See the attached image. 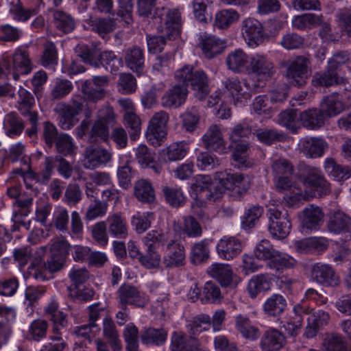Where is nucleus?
<instances>
[{"label": "nucleus", "instance_id": "27", "mask_svg": "<svg viewBox=\"0 0 351 351\" xmlns=\"http://www.w3.org/2000/svg\"><path fill=\"white\" fill-rule=\"evenodd\" d=\"M285 343L284 335L275 328H269L263 334L260 346L263 351H278Z\"/></svg>", "mask_w": 351, "mask_h": 351}, {"label": "nucleus", "instance_id": "51", "mask_svg": "<svg viewBox=\"0 0 351 351\" xmlns=\"http://www.w3.org/2000/svg\"><path fill=\"white\" fill-rule=\"evenodd\" d=\"M48 328L49 324L45 319H35L29 326L27 336L31 340L40 341L47 337Z\"/></svg>", "mask_w": 351, "mask_h": 351}, {"label": "nucleus", "instance_id": "6", "mask_svg": "<svg viewBox=\"0 0 351 351\" xmlns=\"http://www.w3.org/2000/svg\"><path fill=\"white\" fill-rule=\"evenodd\" d=\"M169 120V114L164 110L155 112L149 119L145 137L154 147L161 145L166 138L167 125Z\"/></svg>", "mask_w": 351, "mask_h": 351}, {"label": "nucleus", "instance_id": "53", "mask_svg": "<svg viewBox=\"0 0 351 351\" xmlns=\"http://www.w3.org/2000/svg\"><path fill=\"white\" fill-rule=\"evenodd\" d=\"M45 313L54 324H59L61 327H64L66 325V315L60 311L59 304L54 297L51 298L50 301L45 306Z\"/></svg>", "mask_w": 351, "mask_h": 351}, {"label": "nucleus", "instance_id": "40", "mask_svg": "<svg viewBox=\"0 0 351 351\" xmlns=\"http://www.w3.org/2000/svg\"><path fill=\"white\" fill-rule=\"evenodd\" d=\"M345 109L343 103L335 95L326 96L321 103L320 110L324 117H333Z\"/></svg>", "mask_w": 351, "mask_h": 351}, {"label": "nucleus", "instance_id": "14", "mask_svg": "<svg viewBox=\"0 0 351 351\" xmlns=\"http://www.w3.org/2000/svg\"><path fill=\"white\" fill-rule=\"evenodd\" d=\"M242 34L248 46L257 47L263 40L264 29L260 21L254 18L245 19L242 22Z\"/></svg>", "mask_w": 351, "mask_h": 351}, {"label": "nucleus", "instance_id": "29", "mask_svg": "<svg viewBox=\"0 0 351 351\" xmlns=\"http://www.w3.org/2000/svg\"><path fill=\"white\" fill-rule=\"evenodd\" d=\"M193 187L197 193H203L202 197L207 200L215 201L219 197V192L213 191L215 187L211 177L208 175H197Z\"/></svg>", "mask_w": 351, "mask_h": 351}, {"label": "nucleus", "instance_id": "55", "mask_svg": "<svg viewBox=\"0 0 351 351\" xmlns=\"http://www.w3.org/2000/svg\"><path fill=\"white\" fill-rule=\"evenodd\" d=\"M154 219L152 212L136 213L131 219V224L138 234H142L150 228Z\"/></svg>", "mask_w": 351, "mask_h": 351}, {"label": "nucleus", "instance_id": "1", "mask_svg": "<svg viewBox=\"0 0 351 351\" xmlns=\"http://www.w3.org/2000/svg\"><path fill=\"white\" fill-rule=\"evenodd\" d=\"M279 204V200L271 199L267 205V215L269 220L268 230L272 237L283 239L291 232V221L287 210L280 206Z\"/></svg>", "mask_w": 351, "mask_h": 351}, {"label": "nucleus", "instance_id": "4", "mask_svg": "<svg viewBox=\"0 0 351 351\" xmlns=\"http://www.w3.org/2000/svg\"><path fill=\"white\" fill-rule=\"evenodd\" d=\"M225 93L234 104H244L256 92L258 84L245 78L241 82L237 77H230L223 82Z\"/></svg>", "mask_w": 351, "mask_h": 351}, {"label": "nucleus", "instance_id": "38", "mask_svg": "<svg viewBox=\"0 0 351 351\" xmlns=\"http://www.w3.org/2000/svg\"><path fill=\"white\" fill-rule=\"evenodd\" d=\"M134 195L141 202L152 203L155 199V191L152 183L145 179L136 182L134 184Z\"/></svg>", "mask_w": 351, "mask_h": 351}, {"label": "nucleus", "instance_id": "39", "mask_svg": "<svg viewBox=\"0 0 351 351\" xmlns=\"http://www.w3.org/2000/svg\"><path fill=\"white\" fill-rule=\"evenodd\" d=\"M189 147L186 142L178 141L174 142L165 147L163 150V154L169 162H175L182 160L188 154Z\"/></svg>", "mask_w": 351, "mask_h": 351}, {"label": "nucleus", "instance_id": "2", "mask_svg": "<svg viewBox=\"0 0 351 351\" xmlns=\"http://www.w3.org/2000/svg\"><path fill=\"white\" fill-rule=\"evenodd\" d=\"M175 80L181 86L191 85L195 97L199 100H204L209 93L208 78L202 70H194L190 65H184L175 73Z\"/></svg>", "mask_w": 351, "mask_h": 351}, {"label": "nucleus", "instance_id": "37", "mask_svg": "<svg viewBox=\"0 0 351 351\" xmlns=\"http://www.w3.org/2000/svg\"><path fill=\"white\" fill-rule=\"evenodd\" d=\"M210 327V317L204 313L196 315L186 326L190 338H195L201 332L208 330Z\"/></svg>", "mask_w": 351, "mask_h": 351}, {"label": "nucleus", "instance_id": "16", "mask_svg": "<svg viewBox=\"0 0 351 351\" xmlns=\"http://www.w3.org/2000/svg\"><path fill=\"white\" fill-rule=\"evenodd\" d=\"M216 250L221 259L230 261L241 253L243 245L241 241L235 237L223 236L219 240Z\"/></svg>", "mask_w": 351, "mask_h": 351}, {"label": "nucleus", "instance_id": "35", "mask_svg": "<svg viewBox=\"0 0 351 351\" xmlns=\"http://www.w3.org/2000/svg\"><path fill=\"white\" fill-rule=\"evenodd\" d=\"M287 307L285 297L278 293H274L269 297L263 304V310L269 316L276 317L281 315Z\"/></svg>", "mask_w": 351, "mask_h": 351}, {"label": "nucleus", "instance_id": "58", "mask_svg": "<svg viewBox=\"0 0 351 351\" xmlns=\"http://www.w3.org/2000/svg\"><path fill=\"white\" fill-rule=\"evenodd\" d=\"M123 338L126 343V351H138L139 332L134 323H129L123 331Z\"/></svg>", "mask_w": 351, "mask_h": 351}, {"label": "nucleus", "instance_id": "32", "mask_svg": "<svg viewBox=\"0 0 351 351\" xmlns=\"http://www.w3.org/2000/svg\"><path fill=\"white\" fill-rule=\"evenodd\" d=\"M39 12L38 7L25 8L20 0L12 2L10 5L9 14L12 19L19 23H25Z\"/></svg>", "mask_w": 351, "mask_h": 351}, {"label": "nucleus", "instance_id": "60", "mask_svg": "<svg viewBox=\"0 0 351 351\" xmlns=\"http://www.w3.org/2000/svg\"><path fill=\"white\" fill-rule=\"evenodd\" d=\"M167 337V332L164 329L149 328L143 332L141 339L142 342L145 344L159 345L166 341Z\"/></svg>", "mask_w": 351, "mask_h": 351}, {"label": "nucleus", "instance_id": "25", "mask_svg": "<svg viewBox=\"0 0 351 351\" xmlns=\"http://www.w3.org/2000/svg\"><path fill=\"white\" fill-rule=\"evenodd\" d=\"M202 143L206 148L214 151L223 150L225 148L226 141L221 128L213 124L208 127L205 134L202 137Z\"/></svg>", "mask_w": 351, "mask_h": 351}, {"label": "nucleus", "instance_id": "34", "mask_svg": "<svg viewBox=\"0 0 351 351\" xmlns=\"http://www.w3.org/2000/svg\"><path fill=\"white\" fill-rule=\"evenodd\" d=\"M328 229L335 234L350 232L351 227V218L343 212H335L328 222Z\"/></svg>", "mask_w": 351, "mask_h": 351}, {"label": "nucleus", "instance_id": "45", "mask_svg": "<svg viewBox=\"0 0 351 351\" xmlns=\"http://www.w3.org/2000/svg\"><path fill=\"white\" fill-rule=\"evenodd\" d=\"M208 239H203L197 241L191 247V261L193 264L203 263L209 257Z\"/></svg>", "mask_w": 351, "mask_h": 351}, {"label": "nucleus", "instance_id": "46", "mask_svg": "<svg viewBox=\"0 0 351 351\" xmlns=\"http://www.w3.org/2000/svg\"><path fill=\"white\" fill-rule=\"evenodd\" d=\"M3 127L8 136L14 137L21 134L24 124L16 112H10L5 117Z\"/></svg>", "mask_w": 351, "mask_h": 351}, {"label": "nucleus", "instance_id": "26", "mask_svg": "<svg viewBox=\"0 0 351 351\" xmlns=\"http://www.w3.org/2000/svg\"><path fill=\"white\" fill-rule=\"evenodd\" d=\"M208 274L225 287H230L233 282V271L229 264L215 263L207 270Z\"/></svg>", "mask_w": 351, "mask_h": 351}, {"label": "nucleus", "instance_id": "13", "mask_svg": "<svg viewBox=\"0 0 351 351\" xmlns=\"http://www.w3.org/2000/svg\"><path fill=\"white\" fill-rule=\"evenodd\" d=\"M311 275L313 280L324 286L336 287L340 282L339 276L329 264L315 263L311 268Z\"/></svg>", "mask_w": 351, "mask_h": 351}, {"label": "nucleus", "instance_id": "5", "mask_svg": "<svg viewBox=\"0 0 351 351\" xmlns=\"http://www.w3.org/2000/svg\"><path fill=\"white\" fill-rule=\"evenodd\" d=\"M247 74L254 75L258 88L261 84L271 80L276 73L274 62L267 55L262 53L251 54Z\"/></svg>", "mask_w": 351, "mask_h": 351}, {"label": "nucleus", "instance_id": "15", "mask_svg": "<svg viewBox=\"0 0 351 351\" xmlns=\"http://www.w3.org/2000/svg\"><path fill=\"white\" fill-rule=\"evenodd\" d=\"M189 90L186 86L174 84L161 97V106L165 108L177 109L186 102Z\"/></svg>", "mask_w": 351, "mask_h": 351}, {"label": "nucleus", "instance_id": "18", "mask_svg": "<svg viewBox=\"0 0 351 351\" xmlns=\"http://www.w3.org/2000/svg\"><path fill=\"white\" fill-rule=\"evenodd\" d=\"M84 156V167L95 169L110 162L112 158V154L104 148L89 146L86 148Z\"/></svg>", "mask_w": 351, "mask_h": 351}, {"label": "nucleus", "instance_id": "59", "mask_svg": "<svg viewBox=\"0 0 351 351\" xmlns=\"http://www.w3.org/2000/svg\"><path fill=\"white\" fill-rule=\"evenodd\" d=\"M123 123L128 129L130 140L136 141L138 139L141 132V120L136 113L124 114Z\"/></svg>", "mask_w": 351, "mask_h": 351}, {"label": "nucleus", "instance_id": "36", "mask_svg": "<svg viewBox=\"0 0 351 351\" xmlns=\"http://www.w3.org/2000/svg\"><path fill=\"white\" fill-rule=\"evenodd\" d=\"M293 312L296 317L294 319H290L286 322H282V327L285 331L291 336H296L298 334L300 328L302 326V315L308 314L310 313L309 306L301 304H296L293 307Z\"/></svg>", "mask_w": 351, "mask_h": 351}, {"label": "nucleus", "instance_id": "22", "mask_svg": "<svg viewBox=\"0 0 351 351\" xmlns=\"http://www.w3.org/2000/svg\"><path fill=\"white\" fill-rule=\"evenodd\" d=\"M250 56L251 54L241 49L231 51L227 55L225 61L228 69L234 73H247Z\"/></svg>", "mask_w": 351, "mask_h": 351}, {"label": "nucleus", "instance_id": "48", "mask_svg": "<svg viewBox=\"0 0 351 351\" xmlns=\"http://www.w3.org/2000/svg\"><path fill=\"white\" fill-rule=\"evenodd\" d=\"M239 14L232 9H223L215 14V25L219 29H226L239 19Z\"/></svg>", "mask_w": 351, "mask_h": 351}, {"label": "nucleus", "instance_id": "33", "mask_svg": "<svg viewBox=\"0 0 351 351\" xmlns=\"http://www.w3.org/2000/svg\"><path fill=\"white\" fill-rule=\"evenodd\" d=\"M311 83L314 86L328 87L335 84H346V80L343 77H339L336 72L328 67L324 73H315Z\"/></svg>", "mask_w": 351, "mask_h": 351}, {"label": "nucleus", "instance_id": "31", "mask_svg": "<svg viewBox=\"0 0 351 351\" xmlns=\"http://www.w3.org/2000/svg\"><path fill=\"white\" fill-rule=\"evenodd\" d=\"M35 106V99L32 93L20 86L18 90V99L16 101V108L23 117L31 116L33 113H38L34 110Z\"/></svg>", "mask_w": 351, "mask_h": 351}, {"label": "nucleus", "instance_id": "17", "mask_svg": "<svg viewBox=\"0 0 351 351\" xmlns=\"http://www.w3.org/2000/svg\"><path fill=\"white\" fill-rule=\"evenodd\" d=\"M328 147V143L323 138L316 137L303 138L298 143L300 152L310 158L322 156Z\"/></svg>", "mask_w": 351, "mask_h": 351}, {"label": "nucleus", "instance_id": "41", "mask_svg": "<svg viewBox=\"0 0 351 351\" xmlns=\"http://www.w3.org/2000/svg\"><path fill=\"white\" fill-rule=\"evenodd\" d=\"M180 119L182 128L187 132H194L198 128L200 121L198 108L196 106L188 108L181 114Z\"/></svg>", "mask_w": 351, "mask_h": 351}, {"label": "nucleus", "instance_id": "21", "mask_svg": "<svg viewBox=\"0 0 351 351\" xmlns=\"http://www.w3.org/2000/svg\"><path fill=\"white\" fill-rule=\"evenodd\" d=\"M199 46L203 55L208 59H212L224 51L226 43L214 35L203 33L200 35Z\"/></svg>", "mask_w": 351, "mask_h": 351}, {"label": "nucleus", "instance_id": "12", "mask_svg": "<svg viewBox=\"0 0 351 351\" xmlns=\"http://www.w3.org/2000/svg\"><path fill=\"white\" fill-rule=\"evenodd\" d=\"M33 64L29 52L21 47L15 49L12 56L10 72L14 80H18L21 75L31 73Z\"/></svg>", "mask_w": 351, "mask_h": 351}, {"label": "nucleus", "instance_id": "62", "mask_svg": "<svg viewBox=\"0 0 351 351\" xmlns=\"http://www.w3.org/2000/svg\"><path fill=\"white\" fill-rule=\"evenodd\" d=\"M295 263V260L288 254L280 253L276 251L271 260L268 262V265L271 269L280 270L283 268L293 267Z\"/></svg>", "mask_w": 351, "mask_h": 351}, {"label": "nucleus", "instance_id": "54", "mask_svg": "<svg viewBox=\"0 0 351 351\" xmlns=\"http://www.w3.org/2000/svg\"><path fill=\"white\" fill-rule=\"evenodd\" d=\"M162 193L166 202L172 207H181L185 204L186 197L181 188L165 186Z\"/></svg>", "mask_w": 351, "mask_h": 351}, {"label": "nucleus", "instance_id": "24", "mask_svg": "<svg viewBox=\"0 0 351 351\" xmlns=\"http://www.w3.org/2000/svg\"><path fill=\"white\" fill-rule=\"evenodd\" d=\"M305 182L313 190L311 197H322L330 193V184L317 169L312 171L305 178Z\"/></svg>", "mask_w": 351, "mask_h": 351}, {"label": "nucleus", "instance_id": "20", "mask_svg": "<svg viewBox=\"0 0 351 351\" xmlns=\"http://www.w3.org/2000/svg\"><path fill=\"white\" fill-rule=\"evenodd\" d=\"M173 228L177 234L189 238H199L203 234L200 223L191 215L184 216L181 221H174Z\"/></svg>", "mask_w": 351, "mask_h": 351}, {"label": "nucleus", "instance_id": "56", "mask_svg": "<svg viewBox=\"0 0 351 351\" xmlns=\"http://www.w3.org/2000/svg\"><path fill=\"white\" fill-rule=\"evenodd\" d=\"M236 326L243 337L246 339L254 340L260 335L258 328L253 326L250 319L245 316L239 315L236 317Z\"/></svg>", "mask_w": 351, "mask_h": 351}, {"label": "nucleus", "instance_id": "28", "mask_svg": "<svg viewBox=\"0 0 351 351\" xmlns=\"http://www.w3.org/2000/svg\"><path fill=\"white\" fill-rule=\"evenodd\" d=\"M108 233L117 239H125L128 236L127 221L121 213H114L108 217L106 221Z\"/></svg>", "mask_w": 351, "mask_h": 351}, {"label": "nucleus", "instance_id": "10", "mask_svg": "<svg viewBox=\"0 0 351 351\" xmlns=\"http://www.w3.org/2000/svg\"><path fill=\"white\" fill-rule=\"evenodd\" d=\"M108 83L107 76H94L82 84V90L88 101L97 102L105 97Z\"/></svg>", "mask_w": 351, "mask_h": 351}, {"label": "nucleus", "instance_id": "43", "mask_svg": "<svg viewBox=\"0 0 351 351\" xmlns=\"http://www.w3.org/2000/svg\"><path fill=\"white\" fill-rule=\"evenodd\" d=\"M324 169L330 176L339 182L346 180L351 176V169L348 167L337 165L332 158L326 159Z\"/></svg>", "mask_w": 351, "mask_h": 351}, {"label": "nucleus", "instance_id": "23", "mask_svg": "<svg viewBox=\"0 0 351 351\" xmlns=\"http://www.w3.org/2000/svg\"><path fill=\"white\" fill-rule=\"evenodd\" d=\"M272 277L268 274H260L252 276L247 285V291L249 296L254 299L259 294L271 289Z\"/></svg>", "mask_w": 351, "mask_h": 351}, {"label": "nucleus", "instance_id": "11", "mask_svg": "<svg viewBox=\"0 0 351 351\" xmlns=\"http://www.w3.org/2000/svg\"><path fill=\"white\" fill-rule=\"evenodd\" d=\"M118 306H127L134 305L138 307H143L147 300L138 289L130 284H123L117 292Z\"/></svg>", "mask_w": 351, "mask_h": 351}, {"label": "nucleus", "instance_id": "3", "mask_svg": "<svg viewBox=\"0 0 351 351\" xmlns=\"http://www.w3.org/2000/svg\"><path fill=\"white\" fill-rule=\"evenodd\" d=\"M154 20L158 23V31L169 40L178 36L182 23L181 13L178 9L162 8L157 10Z\"/></svg>", "mask_w": 351, "mask_h": 351}, {"label": "nucleus", "instance_id": "64", "mask_svg": "<svg viewBox=\"0 0 351 351\" xmlns=\"http://www.w3.org/2000/svg\"><path fill=\"white\" fill-rule=\"evenodd\" d=\"M93 239L99 245L104 247L108 243V228L106 221H101L91 228Z\"/></svg>", "mask_w": 351, "mask_h": 351}, {"label": "nucleus", "instance_id": "49", "mask_svg": "<svg viewBox=\"0 0 351 351\" xmlns=\"http://www.w3.org/2000/svg\"><path fill=\"white\" fill-rule=\"evenodd\" d=\"M53 16L55 27L61 32L68 34L75 29V21L69 14L56 10L53 12Z\"/></svg>", "mask_w": 351, "mask_h": 351}, {"label": "nucleus", "instance_id": "42", "mask_svg": "<svg viewBox=\"0 0 351 351\" xmlns=\"http://www.w3.org/2000/svg\"><path fill=\"white\" fill-rule=\"evenodd\" d=\"M58 124L63 130H70L77 122V112L73 110L70 105L61 104L58 107Z\"/></svg>", "mask_w": 351, "mask_h": 351}, {"label": "nucleus", "instance_id": "7", "mask_svg": "<svg viewBox=\"0 0 351 351\" xmlns=\"http://www.w3.org/2000/svg\"><path fill=\"white\" fill-rule=\"evenodd\" d=\"M309 64V59L303 56L288 61L286 77L293 86L302 87L306 84Z\"/></svg>", "mask_w": 351, "mask_h": 351}, {"label": "nucleus", "instance_id": "61", "mask_svg": "<svg viewBox=\"0 0 351 351\" xmlns=\"http://www.w3.org/2000/svg\"><path fill=\"white\" fill-rule=\"evenodd\" d=\"M56 147L57 152L64 156L75 155L77 149L73 138L66 134L59 135Z\"/></svg>", "mask_w": 351, "mask_h": 351}, {"label": "nucleus", "instance_id": "57", "mask_svg": "<svg viewBox=\"0 0 351 351\" xmlns=\"http://www.w3.org/2000/svg\"><path fill=\"white\" fill-rule=\"evenodd\" d=\"M73 85L66 79L56 78L50 91V97L53 100L60 99L69 95Z\"/></svg>", "mask_w": 351, "mask_h": 351}, {"label": "nucleus", "instance_id": "63", "mask_svg": "<svg viewBox=\"0 0 351 351\" xmlns=\"http://www.w3.org/2000/svg\"><path fill=\"white\" fill-rule=\"evenodd\" d=\"M268 97L267 95H258L254 98L252 104V109L256 114L270 117L275 110L268 105Z\"/></svg>", "mask_w": 351, "mask_h": 351}, {"label": "nucleus", "instance_id": "50", "mask_svg": "<svg viewBox=\"0 0 351 351\" xmlns=\"http://www.w3.org/2000/svg\"><path fill=\"white\" fill-rule=\"evenodd\" d=\"M87 24L91 30L104 37L112 32L115 27L114 21L112 19L95 18L87 21Z\"/></svg>", "mask_w": 351, "mask_h": 351}, {"label": "nucleus", "instance_id": "19", "mask_svg": "<svg viewBox=\"0 0 351 351\" xmlns=\"http://www.w3.org/2000/svg\"><path fill=\"white\" fill-rule=\"evenodd\" d=\"M324 214L318 206L310 205L302 211L301 226L302 231L310 233L319 229L323 223Z\"/></svg>", "mask_w": 351, "mask_h": 351}, {"label": "nucleus", "instance_id": "8", "mask_svg": "<svg viewBox=\"0 0 351 351\" xmlns=\"http://www.w3.org/2000/svg\"><path fill=\"white\" fill-rule=\"evenodd\" d=\"M162 264L165 268H179L186 263L184 245L175 239H170L164 248Z\"/></svg>", "mask_w": 351, "mask_h": 351}, {"label": "nucleus", "instance_id": "52", "mask_svg": "<svg viewBox=\"0 0 351 351\" xmlns=\"http://www.w3.org/2000/svg\"><path fill=\"white\" fill-rule=\"evenodd\" d=\"M235 146L232 154V160L238 167H250L252 163L248 160L250 143L247 142L234 143Z\"/></svg>", "mask_w": 351, "mask_h": 351}, {"label": "nucleus", "instance_id": "9", "mask_svg": "<svg viewBox=\"0 0 351 351\" xmlns=\"http://www.w3.org/2000/svg\"><path fill=\"white\" fill-rule=\"evenodd\" d=\"M219 195L223 191L228 190L241 195L250 189L251 181L247 176L242 173H226L223 177L219 178Z\"/></svg>", "mask_w": 351, "mask_h": 351}, {"label": "nucleus", "instance_id": "47", "mask_svg": "<svg viewBox=\"0 0 351 351\" xmlns=\"http://www.w3.org/2000/svg\"><path fill=\"white\" fill-rule=\"evenodd\" d=\"M169 240V234L161 230H152L143 238V242L146 247L154 250L158 245L165 247Z\"/></svg>", "mask_w": 351, "mask_h": 351}, {"label": "nucleus", "instance_id": "44", "mask_svg": "<svg viewBox=\"0 0 351 351\" xmlns=\"http://www.w3.org/2000/svg\"><path fill=\"white\" fill-rule=\"evenodd\" d=\"M303 125L308 129H317L324 123L325 117L321 110L311 109L303 112L300 115Z\"/></svg>", "mask_w": 351, "mask_h": 351}, {"label": "nucleus", "instance_id": "30", "mask_svg": "<svg viewBox=\"0 0 351 351\" xmlns=\"http://www.w3.org/2000/svg\"><path fill=\"white\" fill-rule=\"evenodd\" d=\"M124 60L126 66L132 71L141 73L144 69L143 50L137 46L128 48L125 51Z\"/></svg>", "mask_w": 351, "mask_h": 351}]
</instances>
